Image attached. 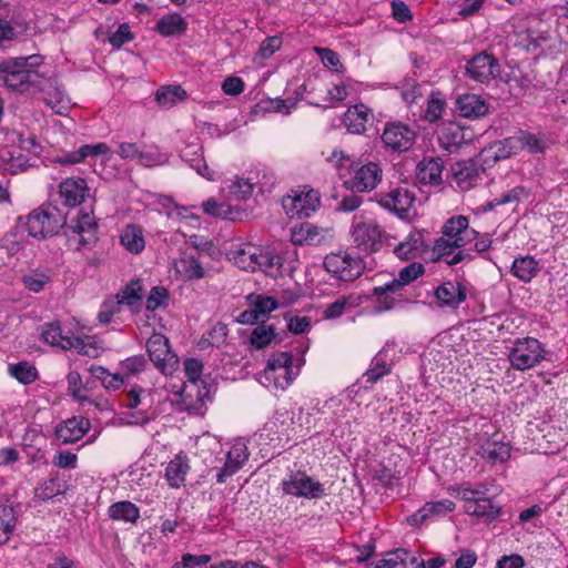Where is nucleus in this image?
Listing matches in <instances>:
<instances>
[{"instance_id":"45","label":"nucleus","mask_w":568,"mask_h":568,"mask_svg":"<svg viewBox=\"0 0 568 568\" xmlns=\"http://www.w3.org/2000/svg\"><path fill=\"white\" fill-rule=\"evenodd\" d=\"M9 373L18 382L24 385L33 383L38 378L37 368L28 362H20L9 366Z\"/></svg>"},{"instance_id":"20","label":"nucleus","mask_w":568,"mask_h":568,"mask_svg":"<svg viewBox=\"0 0 568 568\" xmlns=\"http://www.w3.org/2000/svg\"><path fill=\"white\" fill-rule=\"evenodd\" d=\"M371 110L359 103L347 109L344 113L343 124L352 134H363L367 129V123L372 121Z\"/></svg>"},{"instance_id":"22","label":"nucleus","mask_w":568,"mask_h":568,"mask_svg":"<svg viewBox=\"0 0 568 568\" xmlns=\"http://www.w3.org/2000/svg\"><path fill=\"white\" fill-rule=\"evenodd\" d=\"M258 271H262L268 276L277 277L282 274L284 257L281 252L273 246H258L257 254Z\"/></svg>"},{"instance_id":"16","label":"nucleus","mask_w":568,"mask_h":568,"mask_svg":"<svg viewBox=\"0 0 568 568\" xmlns=\"http://www.w3.org/2000/svg\"><path fill=\"white\" fill-rule=\"evenodd\" d=\"M444 236L455 241V246H465L474 241L478 232L468 227V220L464 215L450 217L444 225Z\"/></svg>"},{"instance_id":"42","label":"nucleus","mask_w":568,"mask_h":568,"mask_svg":"<svg viewBox=\"0 0 568 568\" xmlns=\"http://www.w3.org/2000/svg\"><path fill=\"white\" fill-rule=\"evenodd\" d=\"M297 372L293 366L282 368L278 371H264L265 381L274 386L276 389H285L294 381Z\"/></svg>"},{"instance_id":"56","label":"nucleus","mask_w":568,"mask_h":568,"mask_svg":"<svg viewBox=\"0 0 568 568\" xmlns=\"http://www.w3.org/2000/svg\"><path fill=\"white\" fill-rule=\"evenodd\" d=\"M211 561V557L209 555H192V554H184L182 556L181 561L175 562L172 568H195L205 566Z\"/></svg>"},{"instance_id":"3","label":"nucleus","mask_w":568,"mask_h":568,"mask_svg":"<svg viewBox=\"0 0 568 568\" xmlns=\"http://www.w3.org/2000/svg\"><path fill=\"white\" fill-rule=\"evenodd\" d=\"M65 225V216L55 207L33 210L26 223L29 235L36 239L53 236Z\"/></svg>"},{"instance_id":"60","label":"nucleus","mask_w":568,"mask_h":568,"mask_svg":"<svg viewBox=\"0 0 568 568\" xmlns=\"http://www.w3.org/2000/svg\"><path fill=\"white\" fill-rule=\"evenodd\" d=\"M486 488L483 485H479L478 488L471 489L466 486L454 487L453 491L456 493L458 497L466 501L465 505H469L470 501H476L478 497L484 496L486 494Z\"/></svg>"},{"instance_id":"62","label":"nucleus","mask_w":568,"mask_h":568,"mask_svg":"<svg viewBox=\"0 0 568 568\" xmlns=\"http://www.w3.org/2000/svg\"><path fill=\"white\" fill-rule=\"evenodd\" d=\"M203 364L196 358H189L184 362V372L189 382L196 384L201 381Z\"/></svg>"},{"instance_id":"64","label":"nucleus","mask_w":568,"mask_h":568,"mask_svg":"<svg viewBox=\"0 0 568 568\" xmlns=\"http://www.w3.org/2000/svg\"><path fill=\"white\" fill-rule=\"evenodd\" d=\"M518 141L521 146L526 148L530 153H540L545 149L542 141L531 133H523L518 138Z\"/></svg>"},{"instance_id":"52","label":"nucleus","mask_w":568,"mask_h":568,"mask_svg":"<svg viewBox=\"0 0 568 568\" xmlns=\"http://www.w3.org/2000/svg\"><path fill=\"white\" fill-rule=\"evenodd\" d=\"M202 206L204 212L212 216L227 220L234 219L232 207L226 203H219L215 200L210 199L205 201Z\"/></svg>"},{"instance_id":"49","label":"nucleus","mask_w":568,"mask_h":568,"mask_svg":"<svg viewBox=\"0 0 568 568\" xmlns=\"http://www.w3.org/2000/svg\"><path fill=\"white\" fill-rule=\"evenodd\" d=\"M64 490V484L59 478H50L37 489L36 496L40 500H49Z\"/></svg>"},{"instance_id":"40","label":"nucleus","mask_w":568,"mask_h":568,"mask_svg":"<svg viewBox=\"0 0 568 568\" xmlns=\"http://www.w3.org/2000/svg\"><path fill=\"white\" fill-rule=\"evenodd\" d=\"M359 305L358 297L354 295L342 296L335 302L327 305L325 311L323 312V317L325 320H335L341 317L347 308H355Z\"/></svg>"},{"instance_id":"59","label":"nucleus","mask_w":568,"mask_h":568,"mask_svg":"<svg viewBox=\"0 0 568 568\" xmlns=\"http://www.w3.org/2000/svg\"><path fill=\"white\" fill-rule=\"evenodd\" d=\"M146 365V361L142 355H135L121 362L123 372L128 375H136L141 373Z\"/></svg>"},{"instance_id":"7","label":"nucleus","mask_w":568,"mask_h":568,"mask_svg":"<svg viewBox=\"0 0 568 568\" xmlns=\"http://www.w3.org/2000/svg\"><path fill=\"white\" fill-rule=\"evenodd\" d=\"M146 351L155 367L165 375H171L178 367V356L171 351L169 339L154 333L146 342Z\"/></svg>"},{"instance_id":"29","label":"nucleus","mask_w":568,"mask_h":568,"mask_svg":"<svg viewBox=\"0 0 568 568\" xmlns=\"http://www.w3.org/2000/svg\"><path fill=\"white\" fill-rule=\"evenodd\" d=\"M436 298L439 301L440 306L457 307L466 300L464 288L453 282H445L437 287L435 292Z\"/></svg>"},{"instance_id":"61","label":"nucleus","mask_w":568,"mask_h":568,"mask_svg":"<svg viewBox=\"0 0 568 568\" xmlns=\"http://www.w3.org/2000/svg\"><path fill=\"white\" fill-rule=\"evenodd\" d=\"M253 191V185L244 179H237L230 185V194L236 200L247 199Z\"/></svg>"},{"instance_id":"14","label":"nucleus","mask_w":568,"mask_h":568,"mask_svg":"<svg viewBox=\"0 0 568 568\" xmlns=\"http://www.w3.org/2000/svg\"><path fill=\"white\" fill-rule=\"evenodd\" d=\"M41 337L45 343L52 346L61 347L62 349L74 348L81 353L84 347V344L80 337H77L72 334H63L59 322L43 324L41 326Z\"/></svg>"},{"instance_id":"23","label":"nucleus","mask_w":568,"mask_h":568,"mask_svg":"<svg viewBox=\"0 0 568 568\" xmlns=\"http://www.w3.org/2000/svg\"><path fill=\"white\" fill-rule=\"evenodd\" d=\"M443 169L440 158H424L416 166V178L423 184L438 185L442 182Z\"/></svg>"},{"instance_id":"26","label":"nucleus","mask_w":568,"mask_h":568,"mask_svg":"<svg viewBox=\"0 0 568 568\" xmlns=\"http://www.w3.org/2000/svg\"><path fill=\"white\" fill-rule=\"evenodd\" d=\"M459 115L463 118L475 119L487 114L488 105L484 99L477 94H463L456 102Z\"/></svg>"},{"instance_id":"37","label":"nucleus","mask_w":568,"mask_h":568,"mask_svg":"<svg viewBox=\"0 0 568 568\" xmlns=\"http://www.w3.org/2000/svg\"><path fill=\"white\" fill-rule=\"evenodd\" d=\"M185 98L186 92L181 85L162 87L155 93L156 102L163 108H171Z\"/></svg>"},{"instance_id":"4","label":"nucleus","mask_w":568,"mask_h":568,"mask_svg":"<svg viewBox=\"0 0 568 568\" xmlns=\"http://www.w3.org/2000/svg\"><path fill=\"white\" fill-rule=\"evenodd\" d=\"M546 356L542 344L534 337L518 338L509 351L510 366L518 371H526L540 364Z\"/></svg>"},{"instance_id":"28","label":"nucleus","mask_w":568,"mask_h":568,"mask_svg":"<svg viewBox=\"0 0 568 568\" xmlns=\"http://www.w3.org/2000/svg\"><path fill=\"white\" fill-rule=\"evenodd\" d=\"M190 470L189 459L185 455H176L165 468V479L170 487L180 488L184 485Z\"/></svg>"},{"instance_id":"38","label":"nucleus","mask_w":568,"mask_h":568,"mask_svg":"<svg viewBox=\"0 0 568 568\" xmlns=\"http://www.w3.org/2000/svg\"><path fill=\"white\" fill-rule=\"evenodd\" d=\"M464 134L458 126L449 125L443 128L438 134L439 145L449 153L455 152L462 145Z\"/></svg>"},{"instance_id":"11","label":"nucleus","mask_w":568,"mask_h":568,"mask_svg":"<svg viewBox=\"0 0 568 568\" xmlns=\"http://www.w3.org/2000/svg\"><path fill=\"white\" fill-rule=\"evenodd\" d=\"M415 139V132L402 123L387 124L382 134V141L385 146L397 152L408 151L413 146Z\"/></svg>"},{"instance_id":"31","label":"nucleus","mask_w":568,"mask_h":568,"mask_svg":"<svg viewBox=\"0 0 568 568\" xmlns=\"http://www.w3.org/2000/svg\"><path fill=\"white\" fill-rule=\"evenodd\" d=\"M454 509L455 504L449 499L427 503L416 514L412 516V521L415 524H422L427 518L435 516H445L446 514L453 511Z\"/></svg>"},{"instance_id":"1","label":"nucleus","mask_w":568,"mask_h":568,"mask_svg":"<svg viewBox=\"0 0 568 568\" xmlns=\"http://www.w3.org/2000/svg\"><path fill=\"white\" fill-rule=\"evenodd\" d=\"M42 63V57L8 58L0 61V85L14 92H26L36 82V68Z\"/></svg>"},{"instance_id":"58","label":"nucleus","mask_w":568,"mask_h":568,"mask_svg":"<svg viewBox=\"0 0 568 568\" xmlns=\"http://www.w3.org/2000/svg\"><path fill=\"white\" fill-rule=\"evenodd\" d=\"M49 281L50 277L43 273H33L22 277L24 286L34 293L41 292Z\"/></svg>"},{"instance_id":"5","label":"nucleus","mask_w":568,"mask_h":568,"mask_svg":"<svg viewBox=\"0 0 568 568\" xmlns=\"http://www.w3.org/2000/svg\"><path fill=\"white\" fill-rule=\"evenodd\" d=\"M323 265L328 273L343 282L355 281L365 268L362 258L357 254L348 252L326 255Z\"/></svg>"},{"instance_id":"43","label":"nucleus","mask_w":568,"mask_h":568,"mask_svg":"<svg viewBox=\"0 0 568 568\" xmlns=\"http://www.w3.org/2000/svg\"><path fill=\"white\" fill-rule=\"evenodd\" d=\"M110 151V148L105 143H98L93 145H82L78 151L71 152L65 155L63 163L75 164L82 162L90 155L104 154Z\"/></svg>"},{"instance_id":"35","label":"nucleus","mask_w":568,"mask_h":568,"mask_svg":"<svg viewBox=\"0 0 568 568\" xmlns=\"http://www.w3.org/2000/svg\"><path fill=\"white\" fill-rule=\"evenodd\" d=\"M109 517L113 520L135 524L140 518V509L129 500L118 501L109 507Z\"/></svg>"},{"instance_id":"24","label":"nucleus","mask_w":568,"mask_h":568,"mask_svg":"<svg viewBox=\"0 0 568 568\" xmlns=\"http://www.w3.org/2000/svg\"><path fill=\"white\" fill-rule=\"evenodd\" d=\"M43 100L58 114H64L70 106V99L57 81H48L42 88Z\"/></svg>"},{"instance_id":"46","label":"nucleus","mask_w":568,"mask_h":568,"mask_svg":"<svg viewBox=\"0 0 568 568\" xmlns=\"http://www.w3.org/2000/svg\"><path fill=\"white\" fill-rule=\"evenodd\" d=\"M142 286L140 281H131L123 290L116 294L115 304H126L134 306L142 300Z\"/></svg>"},{"instance_id":"50","label":"nucleus","mask_w":568,"mask_h":568,"mask_svg":"<svg viewBox=\"0 0 568 568\" xmlns=\"http://www.w3.org/2000/svg\"><path fill=\"white\" fill-rule=\"evenodd\" d=\"M168 159L165 153H162L156 146H152L146 151L141 150L136 162L151 168L166 163Z\"/></svg>"},{"instance_id":"17","label":"nucleus","mask_w":568,"mask_h":568,"mask_svg":"<svg viewBox=\"0 0 568 568\" xmlns=\"http://www.w3.org/2000/svg\"><path fill=\"white\" fill-rule=\"evenodd\" d=\"M90 426L88 418L73 416L55 427V435L63 444H73L88 433Z\"/></svg>"},{"instance_id":"32","label":"nucleus","mask_w":568,"mask_h":568,"mask_svg":"<svg viewBox=\"0 0 568 568\" xmlns=\"http://www.w3.org/2000/svg\"><path fill=\"white\" fill-rule=\"evenodd\" d=\"M187 22L179 13L162 17L155 26V30L163 37L181 36L185 32Z\"/></svg>"},{"instance_id":"30","label":"nucleus","mask_w":568,"mask_h":568,"mask_svg":"<svg viewBox=\"0 0 568 568\" xmlns=\"http://www.w3.org/2000/svg\"><path fill=\"white\" fill-rule=\"evenodd\" d=\"M478 455L490 464H501L510 457V448L501 442L486 440L479 447Z\"/></svg>"},{"instance_id":"6","label":"nucleus","mask_w":568,"mask_h":568,"mask_svg":"<svg viewBox=\"0 0 568 568\" xmlns=\"http://www.w3.org/2000/svg\"><path fill=\"white\" fill-rule=\"evenodd\" d=\"M65 235L69 245L75 250L94 244L98 241V223L94 215L92 213L78 214L67 225Z\"/></svg>"},{"instance_id":"25","label":"nucleus","mask_w":568,"mask_h":568,"mask_svg":"<svg viewBox=\"0 0 568 568\" xmlns=\"http://www.w3.org/2000/svg\"><path fill=\"white\" fill-rule=\"evenodd\" d=\"M88 186L83 179H67L60 184V195L68 206L81 204L88 195Z\"/></svg>"},{"instance_id":"54","label":"nucleus","mask_w":568,"mask_h":568,"mask_svg":"<svg viewBox=\"0 0 568 568\" xmlns=\"http://www.w3.org/2000/svg\"><path fill=\"white\" fill-rule=\"evenodd\" d=\"M150 402L153 400L149 392L142 388H132L128 393V403L125 406L131 410L138 409L139 406H142V408H148Z\"/></svg>"},{"instance_id":"57","label":"nucleus","mask_w":568,"mask_h":568,"mask_svg":"<svg viewBox=\"0 0 568 568\" xmlns=\"http://www.w3.org/2000/svg\"><path fill=\"white\" fill-rule=\"evenodd\" d=\"M293 366V356L288 352H281L278 354L272 355L264 371H278L282 368H286Z\"/></svg>"},{"instance_id":"55","label":"nucleus","mask_w":568,"mask_h":568,"mask_svg":"<svg viewBox=\"0 0 568 568\" xmlns=\"http://www.w3.org/2000/svg\"><path fill=\"white\" fill-rule=\"evenodd\" d=\"M462 246H455V241L444 236L436 240L433 251L437 254L438 258L445 261V258L449 257L454 251L460 248Z\"/></svg>"},{"instance_id":"12","label":"nucleus","mask_w":568,"mask_h":568,"mask_svg":"<svg viewBox=\"0 0 568 568\" xmlns=\"http://www.w3.org/2000/svg\"><path fill=\"white\" fill-rule=\"evenodd\" d=\"M498 68V62L491 54L481 52L468 61L466 70L474 81L485 83L496 77Z\"/></svg>"},{"instance_id":"47","label":"nucleus","mask_w":568,"mask_h":568,"mask_svg":"<svg viewBox=\"0 0 568 568\" xmlns=\"http://www.w3.org/2000/svg\"><path fill=\"white\" fill-rule=\"evenodd\" d=\"M226 336H227L226 325L222 324V323H217L207 332L206 335H204L200 339L199 346L201 349H204L209 346L219 347L225 342Z\"/></svg>"},{"instance_id":"41","label":"nucleus","mask_w":568,"mask_h":568,"mask_svg":"<svg viewBox=\"0 0 568 568\" xmlns=\"http://www.w3.org/2000/svg\"><path fill=\"white\" fill-rule=\"evenodd\" d=\"M465 511L476 517L493 519L498 516L499 508L494 506L489 498L480 496L476 501H470L469 505H465Z\"/></svg>"},{"instance_id":"2","label":"nucleus","mask_w":568,"mask_h":568,"mask_svg":"<svg viewBox=\"0 0 568 568\" xmlns=\"http://www.w3.org/2000/svg\"><path fill=\"white\" fill-rule=\"evenodd\" d=\"M425 272L423 264L413 262L403 267L398 276L384 285L375 286L372 295L376 296V312H386L395 307L396 301L392 295H400L404 288L416 281Z\"/></svg>"},{"instance_id":"13","label":"nucleus","mask_w":568,"mask_h":568,"mask_svg":"<svg viewBox=\"0 0 568 568\" xmlns=\"http://www.w3.org/2000/svg\"><path fill=\"white\" fill-rule=\"evenodd\" d=\"M382 180V169L377 163L368 162L357 169L354 176L345 182L351 190L356 192H371Z\"/></svg>"},{"instance_id":"51","label":"nucleus","mask_w":568,"mask_h":568,"mask_svg":"<svg viewBox=\"0 0 568 568\" xmlns=\"http://www.w3.org/2000/svg\"><path fill=\"white\" fill-rule=\"evenodd\" d=\"M182 274L187 280H201L205 276L204 268L200 261L194 256L181 260Z\"/></svg>"},{"instance_id":"34","label":"nucleus","mask_w":568,"mask_h":568,"mask_svg":"<svg viewBox=\"0 0 568 568\" xmlns=\"http://www.w3.org/2000/svg\"><path fill=\"white\" fill-rule=\"evenodd\" d=\"M121 244L131 253L139 254L145 246L142 229L138 225H126L121 235Z\"/></svg>"},{"instance_id":"53","label":"nucleus","mask_w":568,"mask_h":568,"mask_svg":"<svg viewBox=\"0 0 568 568\" xmlns=\"http://www.w3.org/2000/svg\"><path fill=\"white\" fill-rule=\"evenodd\" d=\"M408 557V550L396 549L386 554V557L379 560L375 568H398L399 566H406V559Z\"/></svg>"},{"instance_id":"36","label":"nucleus","mask_w":568,"mask_h":568,"mask_svg":"<svg viewBox=\"0 0 568 568\" xmlns=\"http://www.w3.org/2000/svg\"><path fill=\"white\" fill-rule=\"evenodd\" d=\"M155 418L153 402H150L148 408L129 409L119 415L120 425H145Z\"/></svg>"},{"instance_id":"63","label":"nucleus","mask_w":568,"mask_h":568,"mask_svg":"<svg viewBox=\"0 0 568 568\" xmlns=\"http://www.w3.org/2000/svg\"><path fill=\"white\" fill-rule=\"evenodd\" d=\"M132 39L133 36L130 31L129 24L122 23L119 26L118 30L109 38V42L112 47L120 48Z\"/></svg>"},{"instance_id":"27","label":"nucleus","mask_w":568,"mask_h":568,"mask_svg":"<svg viewBox=\"0 0 568 568\" xmlns=\"http://www.w3.org/2000/svg\"><path fill=\"white\" fill-rule=\"evenodd\" d=\"M324 240L322 231L311 223L294 226L291 232V242L295 245H320Z\"/></svg>"},{"instance_id":"48","label":"nucleus","mask_w":568,"mask_h":568,"mask_svg":"<svg viewBox=\"0 0 568 568\" xmlns=\"http://www.w3.org/2000/svg\"><path fill=\"white\" fill-rule=\"evenodd\" d=\"M274 328L271 325H265L264 323L257 325L251 336L250 343L257 349H262L267 346L272 339L274 338Z\"/></svg>"},{"instance_id":"10","label":"nucleus","mask_w":568,"mask_h":568,"mask_svg":"<svg viewBox=\"0 0 568 568\" xmlns=\"http://www.w3.org/2000/svg\"><path fill=\"white\" fill-rule=\"evenodd\" d=\"M283 491L287 495L304 498H320L324 495V488L318 481H314L305 473H294L282 483Z\"/></svg>"},{"instance_id":"18","label":"nucleus","mask_w":568,"mask_h":568,"mask_svg":"<svg viewBox=\"0 0 568 568\" xmlns=\"http://www.w3.org/2000/svg\"><path fill=\"white\" fill-rule=\"evenodd\" d=\"M452 172L458 186L468 190L480 179L484 168L474 160H463L452 166Z\"/></svg>"},{"instance_id":"21","label":"nucleus","mask_w":568,"mask_h":568,"mask_svg":"<svg viewBox=\"0 0 568 568\" xmlns=\"http://www.w3.org/2000/svg\"><path fill=\"white\" fill-rule=\"evenodd\" d=\"M257 254L258 246L252 243L233 246L229 252L230 260L239 268L251 272L258 268Z\"/></svg>"},{"instance_id":"9","label":"nucleus","mask_w":568,"mask_h":568,"mask_svg":"<svg viewBox=\"0 0 568 568\" xmlns=\"http://www.w3.org/2000/svg\"><path fill=\"white\" fill-rule=\"evenodd\" d=\"M384 231L373 222H355L352 226V239L357 247L367 252H377L382 246Z\"/></svg>"},{"instance_id":"15","label":"nucleus","mask_w":568,"mask_h":568,"mask_svg":"<svg viewBox=\"0 0 568 568\" xmlns=\"http://www.w3.org/2000/svg\"><path fill=\"white\" fill-rule=\"evenodd\" d=\"M415 202V195L412 191L404 187H397L379 196L378 203L386 210L394 212L399 217H406L409 209Z\"/></svg>"},{"instance_id":"19","label":"nucleus","mask_w":568,"mask_h":568,"mask_svg":"<svg viewBox=\"0 0 568 568\" xmlns=\"http://www.w3.org/2000/svg\"><path fill=\"white\" fill-rule=\"evenodd\" d=\"M427 247L423 232L414 230L394 247L393 253L402 261H409L418 257Z\"/></svg>"},{"instance_id":"44","label":"nucleus","mask_w":568,"mask_h":568,"mask_svg":"<svg viewBox=\"0 0 568 568\" xmlns=\"http://www.w3.org/2000/svg\"><path fill=\"white\" fill-rule=\"evenodd\" d=\"M250 301L252 310L261 323H264L268 314L278 307V302L271 296L252 295Z\"/></svg>"},{"instance_id":"33","label":"nucleus","mask_w":568,"mask_h":568,"mask_svg":"<svg viewBox=\"0 0 568 568\" xmlns=\"http://www.w3.org/2000/svg\"><path fill=\"white\" fill-rule=\"evenodd\" d=\"M539 270V263L529 255L516 258L511 265L513 275L525 283L530 282Z\"/></svg>"},{"instance_id":"8","label":"nucleus","mask_w":568,"mask_h":568,"mask_svg":"<svg viewBox=\"0 0 568 568\" xmlns=\"http://www.w3.org/2000/svg\"><path fill=\"white\" fill-rule=\"evenodd\" d=\"M283 209L290 217H308L320 205V195L314 190H295L286 195Z\"/></svg>"},{"instance_id":"39","label":"nucleus","mask_w":568,"mask_h":568,"mask_svg":"<svg viewBox=\"0 0 568 568\" xmlns=\"http://www.w3.org/2000/svg\"><path fill=\"white\" fill-rule=\"evenodd\" d=\"M17 516L11 505H0V546L4 545L16 527Z\"/></svg>"}]
</instances>
